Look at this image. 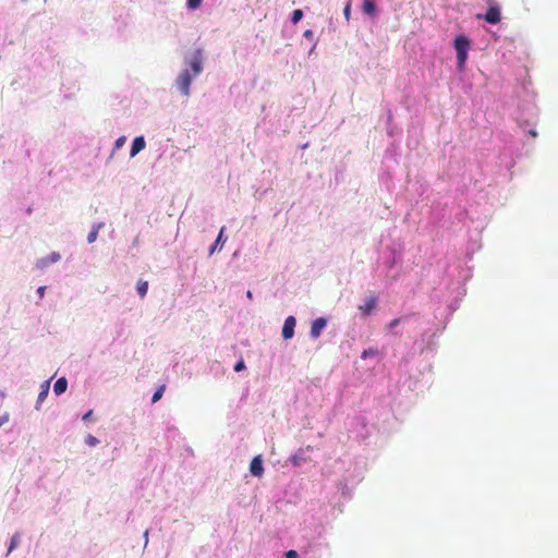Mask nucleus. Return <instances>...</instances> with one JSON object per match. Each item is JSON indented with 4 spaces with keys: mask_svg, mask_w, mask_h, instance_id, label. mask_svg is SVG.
I'll list each match as a JSON object with an SVG mask.
<instances>
[{
    "mask_svg": "<svg viewBox=\"0 0 558 558\" xmlns=\"http://www.w3.org/2000/svg\"><path fill=\"white\" fill-rule=\"evenodd\" d=\"M465 292L466 290L464 288H462V291L459 293L460 296L459 298H456L454 300H452L447 308H448V312H449V316H451L458 308H459V302H460V299L465 295Z\"/></svg>",
    "mask_w": 558,
    "mask_h": 558,
    "instance_id": "23",
    "label": "nucleus"
},
{
    "mask_svg": "<svg viewBox=\"0 0 558 558\" xmlns=\"http://www.w3.org/2000/svg\"><path fill=\"white\" fill-rule=\"evenodd\" d=\"M60 259H61V255L59 252H51L47 256L39 258L36 262V267L38 269L44 270V269L48 268L50 265L58 263Z\"/></svg>",
    "mask_w": 558,
    "mask_h": 558,
    "instance_id": "13",
    "label": "nucleus"
},
{
    "mask_svg": "<svg viewBox=\"0 0 558 558\" xmlns=\"http://www.w3.org/2000/svg\"><path fill=\"white\" fill-rule=\"evenodd\" d=\"M315 48H316V43H315V44H313V46H312V48H311V50H310V52H308V54H310V56H311L312 53H314Z\"/></svg>",
    "mask_w": 558,
    "mask_h": 558,
    "instance_id": "42",
    "label": "nucleus"
},
{
    "mask_svg": "<svg viewBox=\"0 0 558 558\" xmlns=\"http://www.w3.org/2000/svg\"><path fill=\"white\" fill-rule=\"evenodd\" d=\"M93 414H94V411H93V410H88V411H86V412L82 415V421H83V422H89V421H92V418H93Z\"/></svg>",
    "mask_w": 558,
    "mask_h": 558,
    "instance_id": "34",
    "label": "nucleus"
},
{
    "mask_svg": "<svg viewBox=\"0 0 558 558\" xmlns=\"http://www.w3.org/2000/svg\"><path fill=\"white\" fill-rule=\"evenodd\" d=\"M203 0H186V8L189 10H196L201 7Z\"/></svg>",
    "mask_w": 558,
    "mask_h": 558,
    "instance_id": "31",
    "label": "nucleus"
},
{
    "mask_svg": "<svg viewBox=\"0 0 558 558\" xmlns=\"http://www.w3.org/2000/svg\"><path fill=\"white\" fill-rule=\"evenodd\" d=\"M26 155H27V157H31V150L29 149L26 150Z\"/></svg>",
    "mask_w": 558,
    "mask_h": 558,
    "instance_id": "46",
    "label": "nucleus"
},
{
    "mask_svg": "<svg viewBox=\"0 0 558 558\" xmlns=\"http://www.w3.org/2000/svg\"><path fill=\"white\" fill-rule=\"evenodd\" d=\"M380 353L378 351L377 348H373V347H369L367 349H364L361 353V359L366 361V360H375V363L374 365L380 361V357H379Z\"/></svg>",
    "mask_w": 558,
    "mask_h": 558,
    "instance_id": "17",
    "label": "nucleus"
},
{
    "mask_svg": "<svg viewBox=\"0 0 558 558\" xmlns=\"http://www.w3.org/2000/svg\"><path fill=\"white\" fill-rule=\"evenodd\" d=\"M50 383H51V378L41 383L40 390H39L37 401L35 404V410L39 411L43 402L47 399L49 391H50Z\"/></svg>",
    "mask_w": 558,
    "mask_h": 558,
    "instance_id": "15",
    "label": "nucleus"
},
{
    "mask_svg": "<svg viewBox=\"0 0 558 558\" xmlns=\"http://www.w3.org/2000/svg\"><path fill=\"white\" fill-rule=\"evenodd\" d=\"M165 391H166V385H160L159 387H157L155 392L153 393L151 403L158 402L162 398Z\"/></svg>",
    "mask_w": 558,
    "mask_h": 558,
    "instance_id": "27",
    "label": "nucleus"
},
{
    "mask_svg": "<svg viewBox=\"0 0 558 558\" xmlns=\"http://www.w3.org/2000/svg\"><path fill=\"white\" fill-rule=\"evenodd\" d=\"M146 147V141L143 135L133 138L130 147V157L134 158Z\"/></svg>",
    "mask_w": 558,
    "mask_h": 558,
    "instance_id": "16",
    "label": "nucleus"
},
{
    "mask_svg": "<svg viewBox=\"0 0 558 558\" xmlns=\"http://www.w3.org/2000/svg\"><path fill=\"white\" fill-rule=\"evenodd\" d=\"M408 319V317H398V318H395L392 319L388 325H387V332L388 333H391V335H395V336H399L400 332L398 331V326L402 323V322H405Z\"/></svg>",
    "mask_w": 558,
    "mask_h": 558,
    "instance_id": "20",
    "label": "nucleus"
},
{
    "mask_svg": "<svg viewBox=\"0 0 558 558\" xmlns=\"http://www.w3.org/2000/svg\"><path fill=\"white\" fill-rule=\"evenodd\" d=\"M197 76L198 75H194V73L182 69L174 81V86L182 96H190L192 82Z\"/></svg>",
    "mask_w": 558,
    "mask_h": 558,
    "instance_id": "5",
    "label": "nucleus"
},
{
    "mask_svg": "<svg viewBox=\"0 0 558 558\" xmlns=\"http://www.w3.org/2000/svg\"><path fill=\"white\" fill-rule=\"evenodd\" d=\"M148 534H149V531H148V530H146V531L144 532L145 546H147V544H148Z\"/></svg>",
    "mask_w": 558,
    "mask_h": 558,
    "instance_id": "40",
    "label": "nucleus"
},
{
    "mask_svg": "<svg viewBox=\"0 0 558 558\" xmlns=\"http://www.w3.org/2000/svg\"><path fill=\"white\" fill-rule=\"evenodd\" d=\"M363 466L357 462L352 469H349L344 474L343 478L338 483V490L341 493V497L344 500H349L352 497L350 485L353 487L363 480Z\"/></svg>",
    "mask_w": 558,
    "mask_h": 558,
    "instance_id": "2",
    "label": "nucleus"
},
{
    "mask_svg": "<svg viewBox=\"0 0 558 558\" xmlns=\"http://www.w3.org/2000/svg\"><path fill=\"white\" fill-rule=\"evenodd\" d=\"M225 232H226V227H221L216 240L210 244V246L208 248L209 256H211L216 252H220L222 250V247L228 239L227 235H225Z\"/></svg>",
    "mask_w": 558,
    "mask_h": 558,
    "instance_id": "10",
    "label": "nucleus"
},
{
    "mask_svg": "<svg viewBox=\"0 0 558 558\" xmlns=\"http://www.w3.org/2000/svg\"><path fill=\"white\" fill-rule=\"evenodd\" d=\"M327 325H328V319L326 317L320 316V317L313 319L311 323V329H310L311 339H313V340L318 339L322 336L325 328L327 327Z\"/></svg>",
    "mask_w": 558,
    "mask_h": 558,
    "instance_id": "7",
    "label": "nucleus"
},
{
    "mask_svg": "<svg viewBox=\"0 0 558 558\" xmlns=\"http://www.w3.org/2000/svg\"><path fill=\"white\" fill-rule=\"evenodd\" d=\"M125 142H126V136H124V135L119 136V137L114 141V143H113V147H112V150H111V154H110V156H109V158H108V161L112 159V157H113V155H114V153H116L117 150L121 149V148L124 146Z\"/></svg>",
    "mask_w": 558,
    "mask_h": 558,
    "instance_id": "26",
    "label": "nucleus"
},
{
    "mask_svg": "<svg viewBox=\"0 0 558 558\" xmlns=\"http://www.w3.org/2000/svg\"><path fill=\"white\" fill-rule=\"evenodd\" d=\"M527 134L532 137H536L537 136V132L535 129H529L527 130Z\"/></svg>",
    "mask_w": 558,
    "mask_h": 558,
    "instance_id": "39",
    "label": "nucleus"
},
{
    "mask_svg": "<svg viewBox=\"0 0 558 558\" xmlns=\"http://www.w3.org/2000/svg\"><path fill=\"white\" fill-rule=\"evenodd\" d=\"M246 298H247V299H250V300H252V299H253V293H252V291H250V290H247V291H246Z\"/></svg>",
    "mask_w": 558,
    "mask_h": 558,
    "instance_id": "41",
    "label": "nucleus"
},
{
    "mask_svg": "<svg viewBox=\"0 0 558 558\" xmlns=\"http://www.w3.org/2000/svg\"><path fill=\"white\" fill-rule=\"evenodd\" d=\"M68 389V379L62 376L59 377L53 385V393L59 397L63 395Z\"/></svg>",
    "mask_w": 558,
    "mask_h": 558,
    "instance_id": "18",
    "label": "nucleus"
},
{
    "mask_svg": "<svg viewBox=\"0 0 558 558\" xmlns=\"http://www.w3.org/2000/svg\"><path fill=\"white\" fill-rule=\"evenodd\" d=\"M436 336V332H433L430 336L427 335V332H424L422 335V341L423 342H426V350H432V340L430 338L435 337Z\"/></svg>",
    "mask_w": 558,
    "mask_h": 558,
    "instance_id": "29",
    "label": "nucleus"
},
{
    "mask_svg": "<svg viewBox=\"0 0 558 558\" xmlns=\"http://www.w3.org/2000/svg\"><path fill=\"white\" fill-rule=\"evenodd\" d=\"M33 213V208L29 206L27 209H26V214L27 215H31Z\"/></svg>",
    "mask_w": 558,
    "mask_h": 558,
    "instance_id": "43",
    "label": "nucleus"
},
{
    "mask_svg": "<svg viewBox=\"0 0 558 558\" xmlns=\"http://www.w3.org/2000/svg\"><path fill=\"white\" fill-rule=\"evenodd\" d=\"M343 15L345 17L347 21L350 20V15H351V0H349L344 8H343Z\"/></svg>",
    "mask_w": 558,
    "mask_h": 558,
    "instance_id": "33",
    "label": "nucleus"
},
{
    "mask_svg": "<svg viewBox=\"0 0 558 558\" xmlns=\"http://www.w3.org/2000/svg\"><path fill=\"white\" fill-rule=\"evenodd\" d=\"M284 558H299V553L294 549L287 550L284 553Z\"/></svg>",
    "mask_w": 558,
    "mask_h": 558,
    "instance_id": "35",
    "label": "nucleus"
},
{
    "mask_svg": "<svg viewBox=\"0 0 558 558\" xmlns=\"http://www.w3.org/2000/svg\"><path fill=\"white\" fill-rule=\"evenodd\" d=\"M9 421V414L4 413L0 416V427L3 426Z\"/></svg>",
    "mask_w": 558,
    "mask_h": 558,
    "instance_id": "38",
    "label": "nucleus"
},
{
    "mask_svg": "<svg viewBox=\"0 0 558 558\" xmlns=\"http://www.w3.org/2000/svg\"><path fill=\"white\" fill-rule=\"evenodd\" d=\"M451 45L456 51L457 70L458 72L462 73L466 69L472 41L465 34L460 33L454 36Z\"/></svg>",
    "mask_w": 558,
    "mask_h": 558,
    "instance_id": "1",
    "label": "nucleus"
},
{
    "mask_svg": "<svg viewBox=\"0 0 558 558\" xmlns=\"http://www.w3.org/2000/svg\"><path fill=\"white\" fill-rule=\"evenodd\" d=\"M444 329H446V326H442V328H440V330H437L435 332L437 333V332L444 331Z\"/></svg>",
    "mask_w": 558,
    "mask_h": 558,
    "instance_id": "44",
    "label": "nucleus"
},
{
    "mask_svg": "<svg viewBox=\"0 0 558 558\" xmlns=\"http://www.w3.org/2000/svg\"><path fill=\"white\" fill-rule=\"evenodd\" d=\"M308 452H310V448H301L299 449L296 452H294L290 458H289V462L293 465V466H301L303 465L305 462H307V460L310 459V456H308Z\"/></svg>",
    "mask_w": 558,
    "mask_h": 558,
    "instance_id": "12",
    "label": "nucleus"
},
{
    "mask_svg": "<svg viewBox=\"0 0 558 558\" xmlns=\"http://www.w3.org/2000/svg\"><path fill=\"white\" fill-rule=\"evenodd\" d=\"M403 254L400 247L387 246L381 252V260L388 271L393 269L398 264L402 262Z\"/></svg>",
    "mask_w": 558,
    "mask_h": 558,
    "instance_id": "4",
    "label": "nucleus"
},
{
    "mask_svg": "<svg viewBox=\"0 0 558 558\" xmlns=\"http://www.w3.org/2000/svg\"><path fill=\"white\" fill-rule=\"evenodd\" d=\"M519 126L525 131V128L531 125V122L529 120H523L521 118L518 119Z\"/></svg>",
    "mask_w": 558,
    "mask_h": 558,
    "instance_id": "36",
    "label": "nucleus"
},
{
    "mask_svg": "<svg viewBox=\"0 0 558 558\" xmlns=\"http://www.w3.org/2000/svg\"><path fill=\"white\" fill-rule=\"evenodd\" d=\"M362 13L369 19H377L380 10L376 0H362Z\"/></svg>",
    "mask_w": 558,
    "mask_h": 558,
    "instance_id": "9",
    "label": "nucleus"
},
{
    "mask_svg": "<svg viewBox=\"0 0 558 558\" xmlns=\"http://www.w3.org/2000/svg\"><path fill=\"white\" fill-rule=\"evenodd\" d=\"M296 326V318L293 315H289L284 322L281 329V337L283 340H290L294 337Z\"/></svg>",
    "mask_w": 558,
    "mask_h": 558,
    "instance_id": "8",
    "label": "nucleus"
},
{
    "mask_svg": "<svg viewBox=\"0 0 558 558\" xmlns=\"http://www.w3.org/2000/svg\"><path fill=\"white\" fill-rule=\"evenodd\" d=\"M478 20H484L490 25H496L501 20V8L496 0H488V5L484 14H477Z\"/></svg>",
    "mask_w": 558,
    "mask_h": 558,
    "instance_id": "6",
    "label": "nucleus"
},
{
    "mask_svg": "<svg viewBox=\"0 0 558 558\" xmlns=\"http://www.w3.org/2000/svg\"><path fill=\"white\" fill-rule=\"evenodd\" d=\"M104 227H105V222H96L92 226V229L87 234V242L89 244L94 243L97 240L98 233H99L100 229H102Z\"/></svg>",
    "mask_w": 558,
    "mask_h": 558,
    "instance_id": "19",
    "label": "nucleus"
},
{
    "mask_svg": "<svg viewBox=\"0 0 558 558\" xmlns=\"http://www.w3.org/2000/svg\"><path fill=\"white\" fill-rule=\"evenodd\" d=\"M36 293L40 300L44 299L45 293H46V287L45 286L38 287L36 290Z\"/></svg>",
    "mask_w": 558,
    "mask_h": 558,
    "instance_id": "37",
    "label": "nucleus"
},
{
    "mask_svg": "<svg viewBox=\"0 0 558 558\" xmlns=\"http://www.w3.org/2000/svg\"><path fill=\"white\" fill-rule=\"evenodd\" d=\"M99 439L95 436H93L92 434H88L86 437H85V444L89 447H95L99 444Z\"/></svg>",
    "mask_w": 558,
    "mask_h": 558,
    "instance_id": "28",
    "label": "nucleus"
},
{
    "mask_svg": "<svg viewBox=\"0 0 558 558\" xmlns=\"http://www.w3.org/2000/svg\"><path fill=\"white\" fill-rule=\"evenodd\" d=\"M377 305H378L377 296L372 295L368 299H366L364 304L361 305L359 308H360L361 314H362L363 317H368L377 308Z\"/></svg>",
    "mask_w": 558,
    "mask_h": 558,
    "instance_id": "14",
    "label": "nucleus"
},
{
    "mask_svg": "<svg viewBox=\"0 0 558 558\" xmlns=\"http://www.w3.org/2000/svg\"><path fill=\"white\" fill-rule=\"evenodd\" d=\"M204 50L201 47L189 50L183 57V70L201 75L204 70Z\"/></svg>",
    "mask_w": 558,
    "mask_h": 558,
    "instance_id": "3",
    "label": "nucleus"
},
{
    "mask_svg": "<svg viewBox=\"0 0 558 558\" xmlns=\"http://www.w3.org/2000/svg\"><path fill=\"white\" fill-rule=\"evenodd\" d=\"M444 329H446V326H442V328H440V330H437L435 332L437 333V332L444 331Z\"/></svg>",
    "mask_w": 558,
    "mask_h": 558,
    "instance_id": "45",
    "label": "nucleus"
},
{
    "mask_svg": "<svg viewBox=\"0 0 558 558\" xmlns=\"http://www.w3.org/2000/svg\"><path fill=\"white\" fill-rule=\"evenodd\" d=\"M136 292L141 299H144L148 292V281L140 279L136 283Z\"/></svg>",
    "mask_w": 558,
    "mask_h": 558,
    "instance_id": "24",
    "label": "nucleus"
},
{
    "mask_svg": "<svg viewBox=\"0 0 558 558\" xmlns=\"http://www.w3.org/2000/svg\"><path fill=\"white\" fill-rule=\"evenodd\" d=\"M248 471L251 475L254 477H260L264 474V460L260 454L255 456L251 460Z\"/></svg>",
    "mask_w": 558,
    "mask_h": 558,
    "instance_id": "11",
    "label": "nucleus"
},
{
    "mask_svg": "<svg viewBox=\"0 0 558 558\" xmlns=\"http://www.w3.org/2000/svg\"><path fill=\"white\" fill-rule=\"evenodd\" d=\"M209 373H211L216 378H219L225 374V368L220 362L213 361L209 365Z\"/></svg>",
    "mask_w": 558,
    "mask_h": 558,
    "instance_id": "22",
    "label": "nucleus"
},
{
    "mask_svg": "<svg viewBox=\"0 0 558 558\" xmlns=\"http://www.w3.org/2000/svg\"><path fill=\"white\" fill-rule=\"evenodd\" d=\"M20 543H21V533L15 532L12 535V537L10 538V542L8 544L5 557H8L13 550H15L19 547Z\"/></svg>",
    "mask_w": 558,
    "mask_h": 558,
    "instance_id": "21",
    "label": "nucleus"
},
{
    "mask_svg": "<svg viewBox=\"0 0 558 558\" xmlns=\"http://www.w3.org/2000/svg\"><path fill=\"white\" fill-rule=\"evenodd\" d=\"M303 37L304 39L313 43V44H317V39H315V34L312 29H306L304 33H303Z\"/></svg>",
    "mask_w": 558,
    "mask_h": 558,
    "instance_id": "32",
    "label": "nucleus"
},
{
    "mask_svg": "<svg viewBox=\"0 0 558 558\" xmlns=\"http://www.w3.org/2000/svg\"><path fill=\"white\" fill-rule=\"evenodd\" d=\"M303 17H304L303 10L295 9L290 13L289 21L291 22V24L296 25L298 23H300L302 21Z\"/></svg>",
    "mask_w": 558,
    "mask_h": 558,
    "instance_id": "25",
    "label": "nucleus"
},
{
    "mask_svg": "<svg viewBox=\"0 0 558 558\" xmlns=\"http://www.w3.org/2000/svg\"><path fill=\"white\" fill-rule=\"evenodd\" d=\"M233 369L234 372L236 373H240V372H243L246 369V365H245V362L244 360L241 357L239 359L235 364L233 365Z\"/></svg>",
    "mask_w": 558,
    "mask_h": 558,
    "instance_id": "30",
    "label": "nucleus"
}]
</instances>
